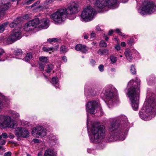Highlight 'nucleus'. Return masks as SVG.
Wrapping results in <instances>:
<instances>
[{
	"label": "nucleus",
	"instance_id": "obj_18",
	"mask_svg": "<svg viewBox=\"0 0 156 156\" xmlns=\"http://www.w3.org/2000/svg\"><path fill=\"white\" fill-rule=\"evenodd\" d=\"M75 49L77 51H80L82 53H86L88 51V48L84 45L78 44L75 47Z\"/></svg>",
	"mask_w": 156,
	"mask_h": 156
},
{
	"label": "nucleus",
	"instance_id": "obj_30",
	"mask_svg": "<svg viewBox=\"0 0 156 156\" xmlns=\"http://www.w3.org/2000/svg\"><path fill=\"white\" fill-rule=\"evenodd\" d=\"M39 59L41 61L40 62H42L44 63H46L48 62V59L46 57L44 56H41L40 57Z\"/></svg>",
	"mask_w": 156,
	"mask_h": 156
},
{
	"label": "nucleus",
	"instance_id": "obj_6",
	"mask_svg": "<svg viewBox=\"0 0 156 156\" xmlns=\"http://www.w3.org/2000/svg\"><path fill=\"white\" fill-rule=\"evenodd\" d=\"M96 14L95 10L91 6H88L82 12L81 20L86 22L91 21Z\"/></svg>",
	"mask_w": 156,
	"mask_h": 156
},
{
	"label": "nucleus",
	"instance_id": "obj_5",
	"mask_svg": "<svg viewBox=\"0 0 156 156\" xmlns=\"http://www.w3.org/2000/svg\"><path fill=\"white\" fill-rule=\"evenodd\" d=\"M156 9V5L152 1H145L142 8L138 9V11L141 14H151L155 11Z\"/></svg>",
	"mask_w": 156,
	"mask_h": 156
},
{
	"label": "nucleus",
	"instance_id": "obj_23",
	"mask_svg": "<svg viewBox=\"0 0 156 156\" xmlns=\"http://www.w3.org/2000/svg\"><path fill=\"white\" fill-rule=\"evenodd\" d=\"M55 153L53 150L48 149L45 151L44 156H55Z\"/></svg>",
	"mask_w": 156,
	"mask_h": 156
},
{
	"label": "nucleus",
	"instance_id": "obj_57",
	"mask_svg": "<svg viewBox=\"0 0 156 156\" xmlns=\"http://www.w3.org/2000/svg\"><path fill=\"white\" fill-rule=\"evenodd\" d=\"M104 38V39H105V40L106 41H108V37L105 36V34H104V36L103 37Z\"/></svg>",
	"mask_w": 156,
	"mask_h": 156
},
{
	"label": "nucleus",
	"instance_id": "obj_59",
	"mask_svg": "<svg viewBox=\"0 0 156 156\" xmlns=\"http://www.w3.org/2000/svg\"><path fill=\"white\" fill-rule=\"evenodd\" d=\"M84 38L85 39H87L88 38V36L87 34H85L84 36Z\"/></svg>",
	"mask_w": 156,
	"mask_h": 156
},
{
	"label": "nucleus",
	"instance_id": "obj_29",
	"mask_svg": "<svg viewBox=\"0 0 156 156\" xmlns=\"http://www.w3.org/2000/svg\"><path fill=\"white\" fill-rule=\"evenodd\" d=\"M53 65L52 64L48 65L46 70L47 73H50L51 72V70L53 69Z\"/></svg>",
	"mask_w": 156,
	"mask_h": 156
},
{
	"label": "nucleus",
	"instance_id": "obj_14",
	"mask_svg": "<svg viewBox=\"0 0 156 156\" xmlns=\"http://www.w3.org/2000/svg\"><path fill=\"white\" fill-rule=\"evenodd\" d=\"M21 33L20 31H16L7 38L6 41L8 44H11L21 38Z\"/></svg>",
	"mask_w": 156,
	"mask_h": 156
},
{
	"label": "nucleus",
	"instance_id": "obj_16",
	"mask_svg": "<svg viewBox=\"0 0 156 156\" xmlns=\"http://www.w3.org/2000/svg\"><path fill=\"white\" fill-rule=\"evenodd\" d=\"M9 7V3L7 1H3L1 4L0 11L2 13L5 14V11L7 10Z\"/></svg>",
	"mask_w": 156,
	"mask_h": 156
},
{
	"label": "nucleus",
	"instance_id": "obj_60",
	"mask_svg": "<svg viewBox=\"0 0 156 156\" xmlns=\"http://www.w3.org/2000/svg\"><path fill=\"white\" fill-rule=\"evenodd\" d=\"M16 139L19 141H20L21 140L20 137H16Z\"/></svg>",
	"mask_w": 156,
	"mask_h": 156
},
{
	"label": "nucleus",
	"instance_id": "obj_22",
	"mask_svg": "<svg viewBox=\"0 0 156 156\" xmlns=\"http://www.w3.org/2000/svg\"><path fill=\"white\" fill-rule=\"evenodd\" d=\"M2 101L3 102H2L0 100V112L2 111V109L4 107V105L9 102V100L5 96L3 97Z\"/></svg>",
	"mask_w": 156,
	"mask_h": 156
},
{
	"label": "nucleus",
	"instance_id": "obj_39",
	"mask_svg": "<svg viewBox=\"0 0 156 156\" xmlns=\"http://www.w3.org/2000/svg\"><path fill=\"white\" fill-rule=\"evenodd\" d=\"M19 23V22L17 23H15L14 22H12L10 23L9 26L11 28H14L16 26H17V24Z\"/></svg>",
	"mask_w": 156,
	"mask_h": 156
},
{
	"label": "nucleus",
	"instance_id": "obj_50",
	"mask_svg": "<svg viewBox=\"0 0 156 156\" xmlns=\"http://www.w3.org/2000/svg\"><path fill=\"white\" fill-rule=\"evenodd\" d=\"M133 43V40L130 39L128 40V43L129 44L131 45Z\"/></svg>",
	"mask_w": 156,
	"mask_h": 156
},
{
	"label": "nucleus",
	"instance_id": "obj_31",
	"mask_svg": "<svg viewBox=\"0 0 156 156\" xmlns=\"http://www.w3.org/2000/svg\"><path fill=\"white\" fill-rule=\"evenodd\" d=\"M115 123H112L109 127V130L112 132H113L115 131Z\"/></svg>",
	"mask_w": 156,
	"mask_h": 156
},
{
	"label": "nucleus",
	"instance_id": "obj_46",
	"mask_svg": "<svg viewBox=\"0 0 156 156\" xmlns=\"http://www.w3.org/2000/svg\"><path fill=\"white\" fill-rule=\"evenodd\" d=\"M115 48L118 51L120 50V45L119 44L116 45L115 46Z\"/></svg>",
	"mask_w": 156,
	"mask_h": 156
},
{
	"label": "nucleus",
	"instance_id": "obj_63",
	"mask_svg": "<svg viewBox=\"0 0 156 156\" xmlns=\"http://www.w3.org/2000/svg\"><path fill=\"white\" fill-rule=\"evenodd\" d=\"M19 20V19L17 18L15 20H14V22H17V20Z\"/></svg>",
	"mask_w": 156,
	"mask_h": 156
},
{
	"label": "nucleus",
	"instance_id": "obj_61",
	"mask_svg": "<svg viewBox=\"0 0 156 156\" xmlns=\"http://www.w3.org/2000/svg\"><path fill=\"white\" fill-rule=\"evenodd\" d=\"M100 112L101 113V114L100 115H98V116H101L102 115H103V113H102V111H101V110H100Z\"/></svg>",
	"mask_w": 156,
	"mask_h": 156
},
{
	"label": "nucleus",
	"instance_id": "obj_15",
	"mask_svg": "<svg viewBox=\"0 0 156 156\" xmlns=\"http://www.w3.org/2000/svg\"><path fill=\"white\" fill-rule=\"evenodd\" d=\"M15 133L17 136H28L30 134L27 130L20 127L16 129Z\"/></svg>",
	"mask_w": 156,
	"mask_h": 156
},
{
	"label": "nucleus",
	"instance_id": "obj_20",
	"mask_svg": "<svg viewBox=\"0 0 156 156\" xmlns=\"http://www.w3.org/2000/svg\"><path fill=\"white\" fill-rule=\"evenodd\" d=\"M9 113L14 120L19 119L20 115L19 113L17 112L13 111H10Z\"/></svg>",
	"mask_w": 156,
	"mask_h": 156
},
{
	"label": "nucleus",
	"instance_id": "obj_52",
	"mask_svg": "<svg viewBox=\"0 0 156 156\" xmlns=\"http://www.w3.org/2000/svg\"><path fill=\"white\" fill-rule=\"evenodd\" d=\"M96 31H101V30L100 28V27H99V26H97L96 27Z\"/></svg>",
	"mask_w": 156,
	"mask_h": 156
},
{
	"label": "nucleus",
	"instance_id": "obj_19",
	"mask_svg": "<svg viewBox=\"0 0 156 156\" xmlns=\"http://www.w3.org/2000/svg\"><path fill=\"white\" fill-rule=\"evenodd\" d=\"M126 58L129 61H131L133 58L132 54L131 51L129 49H126L124 53Z\"/></svg>",
	"mask_w": 156,
	"mask_h": 156
},
{
	"label": "nucleus",
	"instance_id": "obj_62",
	"mask_svg": "<svg viewBox=\"0 0 156 156\" xmlns=\"http://www.w3.org/2000/svg\"><path fill=\"white\" fill-rule=\"evenodd\" d=\"M38 156H42L41 153L40 152L38 154Z\"/></svg>",
	"mask_w": 156,
	"mask_h": 156
},
{
	"label": "nucleus",
	"instance_id": "obj_26",
	"mask_svg": "<svg viewBox=\"0 0 156 156\" xmlns=\"http://www.w3.org/2000/svg\"><path fill=\"white\" fill-rule=\"evenodd\" d=\"M58 78L56 76H54L53 77L51 80V83L53 84H56L57 85L55 86V87L56 88H58L59 87Z\"/></svg>",
	"mask_w": 156,
	"mask_h": 156
},
{
	"label": "nucleus",
	"instance_id": "obj_7",
	"mask_svg": "<svg viewBox=\"0 0 156 156\" xmlns=\"http://www.w3.org/2000/svg\"><path fill=\"white\" fill-rule=\"evenodd\" d=\"M87 129L89 135H92L94 136H102L105 132V127L102 125H99L98 122H95L92 124L90 129L91 134H90L88 127Z\"/></svg>",
	"mask_w": 156,
	"mask_h": 156
},
{
	"label": "nucleus",
	"instance_id": "obj_51",
	"mask_svg": "<svg viewBox=\"0 0 156 156\" xmlns=\"http://www.w3.org/2000/svg\"><path fill=\"white\" fill-rule=\"evenodd\" d=\"M29 18V15L28 14L26 15L23 18L26 20L28 19Z\"/></svg>",
	"mask_w": 156,
	"mask_h": 156
},
{
	"label": "nucleus",
	"instance_id": "obj_10",
	"mask_svg": "<svg viewBox=\"0 0 156 156\" xmlns=\"http://www.w3.org/2000/svg\"><path fill=\"white\" fill-rule=\"evenodd\" d=\"M121 119L122 122H123L124 124L122 126V128L121 129H119L116 132L114 133H117L116 136H125L127 135L129 129L128 126L129 123L127 119L126 116H122Z\"/></svg>",
	"mask_w": 156,
	"mask_h": 156
},
{
	"label": "nucleus",
	"instance_id": "obj_17",
	"mask_svg": "<svg viewBox=\"0 0 156 156\" xmlns=\"http://www.w3.org/2000/svg\"><path fill=\"white\" fill-rule=\"evenodd\" d=\"M107 98L108 99V104H110L111 102L115 101L117 99V97L112 92L109 91L107 94Z\"/></svg>",
	"mask_w": 156,
	"mask_h": 156
},
{
	"label": "nucleus",
	"instance_id": "obj_45",
	"mask_svg": "<svg viewBox=\"0 0 156 156\" xmlns=\"http://www.w3.org/2000/svg\"><path fill=\"white\" fill-rule=\"evenodd\" d=\"M96 36V34L94 31H92L90 35V38H94Z\"/></svg>",
	"mask_w": 156,
	"mask_h": 156
},
{
	"label": "nucleus",
	"instance_id": "obj_28",
	"mask_svg": "<svg viewBox=\"0 0 156 156\" xmlns=\"http://www.w3.org/2000/svg\"><path fill=\"white\" fill-rule=\"evenodd\" d=\"M8 23H4L1 24L0 26V33H2L4 31L5 28L7 27Z\"/></svg>",
	"mask_w": 156,
	"mask_h": 156
},
{
	"label": "nucleus",
	"instance_id": "obj_24",
	"mask_svg": "<svg viewBox=\"0 0 156 156\" xmlns=\"http://www.w3.org/2000/svg\"><path fill=\"white\" fill-rule=\"evenodd\" d=\"M14 54L16 56H19L17 58H20L23 55V52L21 49L17 48L15 50Z\"/></svg>",
	"mask_w": 156,
	"mask_h": 156
},
{
	"label": "nucleus",
	"instance_id": "obj_1",
	"mask_svg": "<svg viewBox=\"0 0 156 156\" xmlns=\"http://www.w3.org/2000/svg\"><path fill=\"white\" fill-rule=\"evenodd\" d=\"M79 4L75 2L70 3L67 8L60 9L50 16L51 18L55 23H60L67 18L73 20L76 17V14L80 10Z\"/></svg>",
	"mask_w": 156,
	"mask_h": 156
},
{
	"label": "nucleus",
	"instance_id": "obj_55",
	"mask_svg": "<svg viewBox=\"0 0 156 156\" xmlns=\"http://www.w3.org/2000/svg\"><path fill=\"white\" fill-rule=\"evenodd\" d=\"M87 151L88 153H90L94 151V150L93 149L92 150L91 149H87Z\"/></svg>",
	"mask_w": 156,
	"mask_h": 156
},
{
	"label": "nucleus",
	"instance_id": "obj_34",
	"mask_svg": "<svg viewBox=\"0 0 156 156\" xmlns=\"http://www.w3.org/2000/svg\"><path fill=\"white\" fill-rule=\"evenodd\" d=\"M107 44L106 42L104 41H101L99 43V45L101 47H105L107 46Z\"/></svg>",
	"mask_w": 156,
	"mask_h": 156
},
{
	"label": "nucleus",
	"instance_id": "obj_41",
	"mask_svg": "<svg viewBox=\"0 0 156 156\" xmlns=\"http://www.w3.org/2000/svg\"><path fill=\"white\" fill-rule=\"evenodd\" d=\"M115 32L118 34L119 35H121L122 36H123L124 35L123 34H122V33L121 32L120 30L119 29H117L115 30Z\"/></svg>",
	"mask_w": 156,
	"mask_h": 156
},
{
	"label": "nucleus",
	"instance_id": "obj_58",
	"mask_svg": "<svg viewBox=\"0 0 156 156\" xmlns=\"http://www.w3.org/2000/svg\"><path fill=\"white\" fill-rule=\"evenodd\" d=\"M113 33V31L112 30H109V33H108V35H112Z\"/></svg>",
	"mask_w": 156,
	"mask_h": 156
},
{
	"label": "nucleus",
	"instance_id": "obj_49",
	"mask_svg": "<svg viewBox=\"0 0 156 156\" xmlns=\"http://www.w3.org/2000/svg\"><path fill=\"white\" fill-rule=\"evenodd\" d=\"M95 62L94 60L92 59L91 60L90 62V64L92 66H94L95 64Z\"/></svg>",
	"mask_w": 156,
	"mask_h": 156
},
{
	"label": "nucleus",
	"instance_id": "obj_32",
	"mask_svg": "<svg viewBox=\"0 0 156 156\" xmlns=\"http://www.w3.org/2000/svg\"><path fill=\"white\" fill-rule=\"evenodd\" d=\"M60 51L64 53L67 52L68 50L65 46L62 45L60 48Z\"/></svg>",
	"mask_w": 156,
	"mask_h": 156
},
{
	"label": "nucleus",
	"instance_id": "obj_13",
	"mask_svg": "<svg viewBox=\"0 0 156 156\" xmlns=\"http://www.w3.org/2000/svg\"><path fill=\"white\" fill-rule=\"evenodd\" d=\"M31 134L33 136H44L46 135V130L41 127L37 126L33 128Z\"/></svg>",
	"mask_w": 156,
	"mask_h": 156
},
{
	"label": "nucleus",
	"instance_id": "obj_40",
	"mask_svg": "<svg viewBox=\"0 0 156 156\" xmlns=\"http://www.w3.org/2000/svg\"><path fill=\"white\" fill-rule=\"evenodd\" d=\"M39 68L42 70H44L45 66V63L42 62L39 63Z\"/></svg>",
	"mask_w": 156,
	"mask_h": 156
},
{
	"label": "nucleus",
	"instance_id": "obj_36",
	"mask_svg": "<svg viewBox=\"0 0 156 156\" xmlns=\"http://www.w3.org/2000/svg\"><path fill=\"white\" fill-rule=\"evenodd\" d=\"M130 71L133 74H135L136 73V69L133 65H132L131 67Z\"/></svg>",
	"mask_w": 156,
	"mask_h": 156
},
{
	"label": "nucleus",
	"instance_id": "obj_54",
	"mask_svg": "<svg viewBox=\"0 0 156 156\" xmlns=\"http://www.w3.org/2000/svg\"><path fill=\"white\" fill-rule=\"evenodd\" d=\"M126 43L124 42H122L121 43V45L122 47H125L126 46Z\"/></svg>",
	"mask_w": 156,
	"mask_h": 156
},
{
	"label": "nucleus",
	"instance_id": "obj_11",
	"mask_svg": "<svg viewBox=\"0 0 156 156\" xmlns=\"http://www.w3.org/2000/svg\"><path fill=\"white\" fill-rule=\"evenodd\" d=\"M117 2V0H96V5L98 8L100 9L104 8L107 5L113 9L116 8L115 6Z\"/></svg>",
	"mask_w": 156,
	"mask_h": 156
},
{
	"label": "nucleus",
	"instance_id": "obj_43",
	"mask_svg": "<svg viewBox=\"0 0 156 156\" xmlns=\"http://www.w3.org/2000/svg\"><path fill=\"white\" fill-rule=\"evenodd\" d=\"M98 69L101 72H102L104 70V66L102 65H101L98 67Z\"/></svg>",
	"mask_w": 156,
	"mask_h": 156
},
{
	"label": "nucleus",
	"instance_id": "obj_33",
	"mask_svg": "<svg viewBox=\"0 0 156 156\" xmlns=\"http://www.w3.org/2000/svg\"><path fill=\"white\" fill-rule=\"evenodd\" d=\"M155 79V78L154 77V76H150V78L147 79V82L148 83H149L150 84H152V83L151 82H153V81H154V80Z\"/></svg>",
	"mask_w": 156,
	"mask_h": 156
},
{
	"label": "nucleus",
	"instance_id": "obj_56",
	"mask_svg": "<svg viewBox=\"0 0 156 156\" xmlns=\"http://www.w3.org/2000/svg\"><path fill=\"white\" fill-rule=\"evenodd\" d=\"M62 59L64 62H66L67 61L66 57L65 56L62 57Z\"/></svg>",
	"mask_w": 156,
	"mask_h": 156
},
{
	"label": "nucleus",
	"instance_id": "obj_25",
	"mask_svg": "<svg viewBox=\"0 0 156 156\" xmlns=\"http://www.w3.org/2000/svg\"><path fill=\"white\" fill-rule=\"evenodd\" d=\"M108 50L105 49H99L97 51L98 53L101 55H107L108 54Z\"/></svg>",
	"mask_w": 156,
	"mask_h": 156
},
{
	"label": "nucleus",
	"instance_id": "obj_64",
	"mask_svg": "<svg viewBox=\"0 0 156 156\" xmlns=\"http://www.w3.org/2000/svg\"><path fill=\"white\" fill-rule=\"evenodd\" d=\"M115 70V69H111V71H114Z\"/></svg>",
	"mask_w": 156,
	"mask_h": 156
},
{
	"label": "nucleus",
	"instance_id": "obj_9",
	"mask_svg": "<svg viewBox=\"0 0 156 156\" xmlns=\"http://www.w3.org/2000/svg\"><path fill=\"white\" fill-rule=\"evenodd\" d=\"M125 137H90V140L91 143H99L104 141L106 142L123 141Z\"/></svg>",
	"mask_w": 156,
	"mask_h": 156
},
{
	"label": "nucleus",
	"instance_id": "obj_37",
	"mask_svg": "<svg viewBox=\"0 0 156 156\" xmlns=\"http://www.w3.org/2000/svg\"><path fill=\"white\" fill-rule=\"evenodd\" d=\"M110 59L112 63L113 64L115 63L116 62V58L115 56H111Z\"/></svg>",
	"mask_w": 156,
	"mask_h": 156
},
{
	"label": "nucleus",
	"instance_id": "obj_48",
	"mask_svg": "<svg viewBox=\"0 0 156 156\" xmlns=\"http://www.w3.org/2000/svg\"><path fill=\"white\" fill-rule=\"evenodd\" d=\"M39 140L37 139H33V142L34 143H37L39 142Z\"/></svg>",
	"mask_w": 156,
	"mask_h": 156
},
{
	"label": "nucleus",
	"instance_id": "obj_42",
	"mask_svg": "<svg viewBox=\"0 0 156 156\" xmlns=\"http://www.w3.org/2000/svg\"><path fill=\"white\" fill-rule=\"evenodd\" d=\"M2 137H0V144L1 145H4L5 143V140L1 138Z\"/></svg>",
	"mask_w": 156,
	"mask_h": 156
},
{
	"label": "nucleus",
	"instance_id": "obj_47",
	"mask_svg": "<svg viewBox=\"0 0 156 156\" xmlns=\"http://www.w3.org/2000/svg\"><path fill=\"white\" fill-rule=\"evenodd\" d=\"M11 152L9 151L6 152L4 154V156H11Z\"/></svg>",
	"mask_w": 156,
	"mask_h": 156
},
{
	"label": "nucleus",
	"instance_id": "obj_4",
	"mask_svg": "<svg viewBox=\"0 0 156 156\" xmlns=\"http://www.w3.org/2000/svg\"><path fill=\"white\" fill-rule=\"evenodd\" d=\"M38 24L39 27L47 29L49 26V20L47 18H45L40 21L39 18H36L26 23L25 24L24 30L27 31H31L34 29Z\"/></svg>",
	"mask_w": 156,
	"mask_h": 156
},
{
	"label": "nucleus",
	"instance_id": "obj_38",
	"mask_svg": "<svg viewBox=\"0 0 156 156\" xmlns=\"http://www.w3.org/2000/svg\"><path fill=\"white\" fill-rule=\"evenodd\" d=\"M0 136H14V135L11 133H9L8 136L6 133H3L2 135H0Z\"/></svg>",
	"mask_w": 156,
	"mask_h": 156
},
{
	"label": "nucleus",
	"instance_id": "obj_8",
	"mask_svg": "<svg viewBox=\"0 0 156 156\" xmlns=\"http://www.w3.org/2000/svg\"><path fill=\"white\" fill-rule=\"evenodd\" d=\"M15 123L14 119L9 115H0V126L2 128H14Z\"/></svg>",
	"mask_w": 156,
	"mask_h": 156
},
{
	"label": "nucleus",
	"instance_id": "obj_12",
	"mask_svg": "<svg viewBox=\"0 0 156 156\" xmlns=\"http://www.w3.org/2000/svg\"><path fill=\"white\" fill-rule=\"evenodd\" d=\"M98 104L96 101H93L88 102L86 105V110L87 112L94 114L97 112Z\"/></svg>",
	"mask_w": 156,
	"mask_h": 156
},
{
	"label": "nucleus",
	"instance_id": "obj_53",
	"mask_svg": "<svg viewBox=\"0 0 156 156\" xmlns=\"http://www.w3.org/2000/svg\"><path fill=\"white\" fill-rule=\"evenodd\" d=\"M40 3V2L39 1H37L36 2L34 3L32 5V7H34V6H36L37 4L38 5Z\"/></svg>",
	"mask_w": 156,
	"mask_h": 156
},
{
	"label": "nucleus",
	"instance_id": "obj_35",
	"mask_svg": "<svg viewBox=\"0 0 156 156\" xmlns=\"http://www.w3.org/2000/svg\"><path fill=\"white\" fill-rule=\"evenodd\" d=\"M58 39L57 38H49L48 39L47 41L50 42L51 43L52 42H56L58 41Z\"/></svg>",
	"mask_w": 156,
	"mask_h": 156
},
{
	"label": "nucleus",
	"instance_id": "obj_44",
	"mask_svg": "<svg viewBox=\"0 0 156 156\" xmlns=\"http://www.w3.org/2000/svg\"><path fill=\"white\" fill-rule=\"evenodd\" d=\"M4 53L5 51L2 48H0V58ZM0 61L1 60H0Z\"/></svg>",
	"mask_w": 156,
	"mask_h": 156
},
{
	"label": "nucleus",
	"instance_id": "obj_2",
	"mask_svg": "<svg viewBox=\"0 0 156 156\" xmlns=\"http://www.w3.org/2000/svg\"><path fill=\"white\" fill-rule=\"evenodd\" d=\"M139 115L144 120H150L156 115V96L154 94L147 93L144 106Z\"/></svg>",
	"mask_w": 156,
	"mask_h": 156
},
{
	"label": "nucleus",
	"instance_id": "obj_27",
	"mask_svg": "<svg viewBox=\"0 0 156 156\" xmlns=\"http://www.w3.org/2000/svg\"><path fill=\"white\" fill-rule=\"evenodd\" d=\"M32 54L31 53H28L25 57L24 60L27 62L29 61L32 58Z\"/></svg>",
	"mask_w": 156,
	"mask_h": 156
},
{
	"label": "nucleus",
	"instance_id": "obj_3",
	"mask_svg": "<svg viewBox=\"0 0 156 156\" xmlns=\"http://www.w3.org/2000/svg\"><path fill=\"white\" fill-rule=\"evenodd\" d=\"M140 82V80L136 79L135 81L133 80H131L128 84L130 87L127 94L129 98L133 110L136 111H137L139 108Z\"/></svg>",
	"mask_w": 156,
	"mask_h": 156
},
{
	"label": "nucleus",
	"instance_id": "obj_21",
	"mask_svg": "<svg viewBox=\"0 0 156 156\" xmlns=\"http://www.w3.org/2000/svg\"><path fill=\"white\" fill-rule=\"evenodd\" d=\"M58 47L57 46L55 47L51 48H47L45 47H43L42 49L44 51L49 52V53H51L50 52V51L53 52L54 51L57 50L58 49Z\"/></svg>",
	"mask_w": 156,
	"mask_h": 156
}]
</instances>
